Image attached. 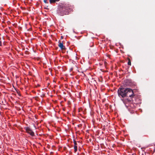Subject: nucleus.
<instances>
[{
    "mask_svg": "<svg viewBox=\"0 0 155 155\" xmlns=\"http://www.w3.org/2000/svg\"><path fill=\"white\" fill-rule=\"evenodd\" d=\"M1 45H2L1 42L0 41V46H1Z\"/></svg>",
    "mask_w": 155,
    "mask_h": 155,
    "instance_id": "9b49d317",
    "label": "nucleus"
},
{
    "mask_svg": "<svg viewBox=\"0 0 155 155\" xmlns=\"http://www.w3.org/2000/svg\"><path fill=\"white\" fill-rule=\"evenodd\" d=\"M26 131L27 133L30 134L32 136H33L34 135V132L29 127H27L26 128Z\"/></svg>",
    "mask_w": 155,
    "mask_h": 155,
    "instance_id": "20e7f679",
    "label": "nucleus"
},
{
    "mask_svg": "<svg viewBox=\"0 0 155 155\" xmlns=\"http://www.w3.org/2000/svg\"><path fill=\"white\" fill-rule=\"evenodd\" d=\"M74 152H76L77 150V146H74Z\"/></svg>",
    "mask_w": 155,
    "mask_h": 155,
    "instance_id": "0eeeda50",
    "label": "nucleus"
},
{
    "mask_svg": "<svg viewBox=\"0 0 155 155\" xmlns=\"http://www.w3.org/2000/svg\"><path fill=\"white\" fill-rule=\"evenodd\" d=\"M48 0H44V2L45 3H47V1Z\"/></svg>",
    "mask_w": 155,
    "mask_h": 155,
    "instance_id": "9d476101",
    "label": "nucleus"
},
{
    "mask_svg": "<svg viewBox=\"0 0 155 155\" xmlns=\"http://www.w3.org/2000/svg\"><path fill=\"white\" fill-rule=\"evenodd\" d=\"M128 64L129 65H131V61L129 58V61L128 62Z\"/></svg>",
    "mask_w": 155,
    "mask_h": 155,
    "instance_id": "6e6552de",
    "label": "nucleus"
},
{
    "mask_svg": "<svg viewBox=\"0 0 155 155\" xmlns=\"http://www.w3.org/2000/svg\"><path fill=\"white\" fill-rule=\"evenodd\" d=\"M127 88H120L118 90V95L121 96L122 97H126Z\"/></svg>",
    "mask_w": 155,
    "mask_h": 155,
    "instance_id": "7ed1b4c3",
    "label": "nucleus"
},
{
    "mask_svg": "<svg viewBox=\"0 0 155 155\" xmlns=\"http://www.w3.org/2000/svg\"><path fill=\"white\" fill-rule=\"evenodd\" d=\"M127 90L126 97H130L129 99H128V101H130L132 100V98L134 97V95L133 90L131 89L127 88Z\"/></svg>",
    "mask_w": 155,
    "mask_h": 155,
    "instance_id": "f03ea898",
    "label": "nucleus"
},
{
    "mask_svg": "<svg viewBox=\"0 0 155 155\" xmlns=\"http://www.w3.org/2000/svg\"><path fill=\"white\" fill-rule=\"evenodd\" d=\"M58 8L57 13L61 16L68 14L72 10L71 6L68 4H62Z\"/></svg>",
    "mask_w": 155,
    "mask_h": 155,
    "instance_id": "f257e3e1",
    "label": "nucleus"
},
{
    "mask_svg": "<svg viewBox=\"0 0 155 155\" xmlns=\"http://www.w3.org/2000/svg\"><path fill=\"white\" fill-rule=\"evenodd\" d=\"M60 0H50V3L51 4L55 3L56 2H58Z\"/></svg>",
    "mask_w": 155,
    "mask_h": 155,
    "instance_id": "423d86ee",
    "label": "nucleus"
},
{
    "mask_svg": "<svg viewBox=\"0 0 155 155\" xmlns=\"http://www.w3.org/2000/svg\"><path fill=\"white\" fill-rule=\"evenodd\" d=\"M74 146H77V144L76 143V141L74 140Z\"/></svg>",
    "mask_w": 155,
    "mask_h": 155,
    "instance_id": "1a4fd4ad",
    "label": "nucleus"
},
{
    "mask_svg": "<svg viewBox=\"0 0 155 155\" xmlns=\"http://www.w3.org/2000/svg\"><path fill=\"white\" fill-rule=\"evenodd\" d=\"M58 46L61 50H64L65 49V47L63 45V42L59 41Z\"/></svg>",
    "mask_w": 155,
    "mask_h": 155,
    "instance_id": "39448f33",
    "label": "nucleus"
}]
</instances>
